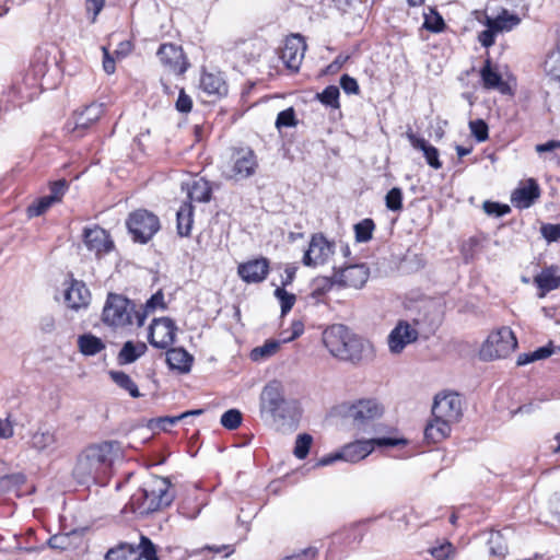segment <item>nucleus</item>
<instances>
[{
	"label": "nucleus",
	"instance_id": "obj_13",
	"mask_svg": "<svg viewBox=\"0 0 560 560\" xmlns=\"http://www.w3.org/2000/svg\"><path fill=\"white\" fill-rule=\"evenodd\" d=\"M177 327L170 317L154 318L149 327L148 340L154 348L166 349L174 343Z\"/></svg>",
	"mask_w": 560,
	"mask_h": 560
},
{
	"label": "nucleus",
	"instance_id": "obj_40",
	"mask_svg": "<svg viewBox=\"0 0 560 560\" xmlns=\"http://www.w3.org/2000/svg\"><path fill=\"white\" fill-rule=\"evenodd\" d=\"M282 342L283 340L268 339L262 346L254 348L249 357L255 362L267 360L279 351Z\"/></svg>",
	"mask_w": 560,
	"mask_h": 560
},
{
	"label": "nucleus",
	"instance_id": "obj_4",
	"mask_svg": "<svg viewBox=\"0 0 560 560\" xmlns=\"http://www.w3.org/2000/svg\"><path fill=\"white\" fill-rule=\"evenodd\" d=\"M175 499L167 478L154 476L144 487L133 493L129 502L124 506L122 513L131 512L138 516H147L154 512L168 508Z\"/></svg>",
	"mask_w": 560,
	"mask_h": 560
},
{
	"label": "nucleus",
	"instance_id": "obj_45",
	"mask_svg": "<svg viewBox=\"0 0 560 560\" xmlns=\"http://www.w3.org/2000/svg\"><path fill=\"white\" fill-rule=\"evenodd\" d=\"M313 443L312 435L307 433H302L296 436L295 446L293 450V454L299 459H304L308 453L311 445Z\"/></svg>",
	"mask_w": 560,
	"mask_h": 560
},
{
	"label": "nucleus",
	"instance_id": "obj_19",
	"mask_svg": "<svg viewBox=\"0 0 560 560\" xmlns=\"http://www.w3.org/2000/svg\"><path fill=\"white\" fill-rule=\"evenodd\" d=\"M369 276V268L364 264H357L335 271L334 281L343 287L361 289L366 283Z\"/></svg>",
	"mask_w": 560,
	"mask_h": 560
},
{
	"label": "nucleus",
	"instance_id": "obj_64",
	"mask_svg": "<svg viewBox=\"0 0 560 560\" xmlns=\"http://www.w3.org/2000/svg\"><path fill=\"white\" fill-rule=\"evenodd\" d=\"M296 270H298V268L295 266H287L285 267L284 275L281 277V287L280 288H285L294 281Z\"/></svg>",
	"mask_w": 560,
	"mask_h": 560
},
{
	"label": "nucleus",
	"instance_id": "obj_41",
	"mask_svg": "<svg viewBox=\"0 0 560 560\" xmlns=\"http://www.w3.org/2000/svg\"><path fill=\"white\" fill-rule=\"evenodd\" d=\"M105 560H141L138 549L128 544H120L116 548L109 549L105 555Z\"/></svg>",
	"mask_w": 560,
	"mask_h": 560
},
{
	"label": "nucleus",
	"instance_id": "obj_47",
	"mask_svg": "<svg viewBox=\"0 0 560 560\" xmlns=\"http://www.w3.org/2000/svg\"><path fill=\"white\" fill-rule=\"evenodd\" d=\"M54 203L55 202L52 201V198H49L48 196H44L37 199L27 207L26 212L28 218L39 217L44 214Z\"/></svg>",
	"mask_w": 560,
	"mask_h": 560
},
{
	"label": "nucleus",
	"instance_id": "obj_34",
	"mask_svg": "<svg viewBox=\"0 0 560 560\" xmlns=\"http://www.w3.org/2000/svg\"><path fill=\"white\" fill-rule=\"evenodd\" d=\"M147 345L144 342H132L127 341L120 349L117 361L120 365L133 363L147 351Z\"/></svg>",
	"mask_w": 560,
	"mask_h": 560
},
{
	"label": "nucleus",
	"instance_id": "obj_37",
	"mask_svg": "<svg viewBox=\"0 0 560 560\" xmlns=\"http://www.w3.org/2000/svg\"><path fill=\"white\" fill-rule=\"evenodd\" d=\"M212 196V188L205 178L195 179L188 188L189 202H209Z\"/></svg>",
	"mask_w": 560,
	"mask_h": 560
},
{
	"label": "nucleus",
	"instance_id": "obj_14",
	"mask_svg": "<svg viewBox=\"0 0 560 560\" xmlns=\"http://www.w3.org/2000/svg\"><path fill=\"white\" fill-rule=\"evenodd\" d=\"M462 399L456 393L438 394L432 406V416L454 423L462 417Z\"/></svg>",
	"mask_w": 560,
	"mask_h": 560
},
{
	"label": "nucleus",
	"instance_id": "obj_25",
	"mask_svg": "<svg viewBox=\"0 0 560 560\" xmlns=\"http://www.w3.org/2000/svg\"><path fill=\"white\" fill-rule=\"evenodd\" d=\"M540 196V189L535 179L530 178L526 185L516 188L512 196V203L520 209L529 208Z\"/></svg>",
	"mask_w": 560,
	"mask_h": 560
},
{
	"label": "nucleus",
	"instance_id": "obj_20",
	"mask_svg": "<svg viewBox=\"0 0 560 560\" xmlns=\"http://www.w3.org/2000/svg\"><path fill=\"white\" fill-rule=\"evenodd\" d=\"M83 242L88 249L94 252L97 256L109 253L114 247L109 234L97 225L84 229Z\"/></svg>",
	"mask_w": 560,
	"mask_h": 560
},
{
	"label": "nucleus",
	"instance_id": "obj_58",
	"mask_svg": "<svg viewBox=\"0 0 560 560\" xmlns=\"http://www.w3.org/2000/svg\"><path fill=\"white\" fill-rule=\"evenodd\" d=\"M68 182L66 179H59L57 182H54L50 185V195H48L49 198H52V201L55 203L61 201L62 196L68 190Z\"/></svg>",
	"mask_w": 560,
	"mask_h": 560
},
{
	"label": "nucleus",
	"instance_id": "obj_22",
	"mask_svg": "<svg viewBox=\"0 0 560 560\" xmlns=\"http://www.w3.org/2000/svg\"><path fill=\"white\" fill-rule=\"evenodd\" d=\"M91 293L83 281L71 279L65 292V301L72 310L84 308L90 304Z\"/></svg>",
	"mask_w": 560,
	"mask_h": 560
},
{
	"label": "nucleus",
	"instance_id": "obj_6",
	"mask_svg": "<svg viewBox=\"0 0 560 560\" xmlns=\"http://www.w3.org/2000/svg\"><path fill=\"white\" fill-rule=\"evenodd\" d=\"M517 347V339L509 327H501L492 331L483 342L479 355L485 361L503 359L510 355Z\"/></svg>",
	"mask_w": 560,
	"mask_h": 560
},
{
	"label": "nucleus",
	"instance_id": "obj_53",
	"mask_svg": "<svg viewBox=\"0 0 560 560\" xmlns=\"http://www.w3.org/2000/svg\"><path fill=\"white\" fill-rule=\"evenodd\" d=\"M482 208L487 214L493 215L495 218L503 217L511 211V209L508 205L489 201V200L483 202Z\"/></svg>",
	"mask_w": 560,
	"mask_h": 560
},
{
	"label": "nucleus",
	"instance_id": "obj_24",
	"mask_svg": "<svg viewBox=\"0 0 560 560\" xmlns=\"http://www.w3.org/2000/svg\"><path fill=\"white\" fill-rule=\"evenodd\" d=\"M534 283L538 288V298L542 299L546 294L560 287V267L551 265L544 268L534 277Z\"/></svg>",
	"mask_w": 560,
	"mask_h": 560
},
{
	"label": "nucleus",
	"instance_id": "obj_33",
	"mask_svg": "<svg viewBox=\"0 0 560 560\" xmlns=\"http://www.w3.org/2000/svg\"><path fill=\"white\" fill-rule=\"evenodd\" d=\"M177 233L179 236H189L194 223V206L191 202H184L176 213Z\"/></svg>",
	"mask_w": 560,
	"mask_h": 560
},
{
	"label": "nucleus",
	"instance_id": "obj_61",
	"mask_svg": "<svg viewBox=\"0 0 560 560\" xmlns=\"http://www.w3.org/2000/svg\"><path fill=\"white\" fill-rule=\"evenodd\" d=\"M451 551L452 545L450 542L430 549L431 555L438 560H448Z\"/></svg>",
	"mask_w": 560,
	"mask_h": 560
},
{
	"label": "nucleus",
	"instance_id": "obj_32",
	"mask_svg": "<svg viewBox=\"0 0 560 560\" xmlns=\"http://www.w3.org/2000/svg\"><path fill=\"white\" fill-rule=\"evenodd\" d=\"M521 19L516 14H510L506 10H503L497 18L486 16V26L493 27L497 33L509 32L517 26Z\"/></svg>",
	"mask_w": 560,
	"mask_h": 560
},
{
	"label": "nucleus",
	"instance_id": "obj_43",
	"mask_svg": "<svg viewBox=\"0 0 560 560\" xmlns=\"http://www.w3.org/2000/svg\"><path fill=\"white\" fill-rule=\"evenodd\" d=\"M339 88L336 85H328L324 89L322 93L316 95L317 100L325 106L331 107L334 109H338L340 107L339 103Z\"/></svg>",
	"mask_w": 560,
	"mask_h": 560
},
{
	"label": "nucleus",
	"instance_id": "obj_46",
	"mask_svg": "<svg viewBox=\"0 0 560 560\" xmlns=\"http://www.w3.org/2000/svg\"><path fill=\"white\" fill-rule=\"evenodd\" d=\"M386 208L393 212H399L402 210V190L398 187H394L387 191L385 196Z\"/></svg>",
	"mask_w": 560,
	"mask_h": 560
},
{
	"label": "nucleus",
	"instance_id": "obj_38",
	"mask_svg": "<svg viewBox=\"0 0 560 560\" xmlns=\"http://www.w3.org/2000/svg\"><path fill=\"white\" fill-rule=\"evenodd\" d=\"M78 347L83 355L91 357L105 349L103 340L93 334H83L78 337Z\"/></svg>",
	"mask_w": 560,
	"mask_h": 560
},
{
	"label": "nucleus",
	"instance_id": "obj_51",
	"mask_svg": "<svg viewBox=\"0 0 560 560\" xmlns=\"http://www.w3.org/2000/svg\"><path fill=\"white\" fill-rule=\"evenodd\" d=\"M296 124L298 120L293 107H289L280 112L276 119V127L279 130H281L282 128L295 127Z\"/></svg>",
	"mask_w": 560,
	"mask_h": 560
},
{
	"label": "nucleus",
	"instance_id": "obj_5",
	"mask_svg": "<svg viewBox=\"0 0 560 560\" xmlns=\"http://www.w3.org/2000/svg\"><path fill=\"white\" fill-rule=\"evenodd\" d=\"M136 304L118 293H108L103 312L102 320L105 325L114 328H122L131 325L132 317L136 318Z\"/></svg>",
	"mask_w": 560,
	"mask_h": 560
},
{
	"label": "nucleus",
	"instance_id": "obj_10",
	"mask_svg": "<svg viewBox=\"0 0 560 560\" xmlns=\"http://www.w3.org/2000/svg\"><path fill=\"white\" fill-rule=\"evenodd\" d=\"M28 77L23 74L16 75L12 83L0 93V104H4L5 108L9 106H20L24 102H28L33 98L38 90L36 85H28Z\"/></svg>",
	"mask_w": 560,
	"mask_h": 560
},
{
	"label": "nucleus",
	"instance_id": "obj_36",
	"mask_svg": "<svg viewBox=\"0 0 560 560\" xmlns=\"http://www.w3.org/2000/svg\"><path fill=\"white\" fill-rule=\"evenodd\" d=\"M156 308L165 310L166 304L164 302V294L160 290L154 293L144 304V306L136 312V324L137 326H143L145 318L149 313L154 312Z\"/></svg>",
	"mask_w": 560,
	"mask_h": 560
},
{
	"label": "nucleus",
	"instance_id": "obj_39",
	"mask_svg": "<svg viewBox=\"0 0 560 560\" xmlns=\"http://www.w3.org/2000/svg\"><path fill=\"white\" fill-rule=\"evenodd\" d=\"M112 381L121 389L126 390L132 398H139L142 394L139 392L133 380L122 371H109Z\"/></svg>",
	"mask_w": 560,
	"mask_h": 560
},
{
	"label": "nucleus",
	"instance_id": "obj_31",
	"mask_svg": "<svg viewBox=\"0 0 560 560\" xmlns=\"http://www.w3.org/2000/svg\"><path fill=\"white\" fill-rule=\"evenodd\" d=\"M453 421L446 419H439L433 417V420L425 427L424 435L427 440L438 443L444 440L451 433V425Z\"/></svg>",
	"mask_w": 560,
	"mask_h": 560
},
{
	"label": "nucleus",
	"instance_id": "obj_62",
	"mask_svg": "<svg viewBox=\"0 0 560 560\" xmlns=\"http://www.w3.org/2000/svg\"><path fill=\"white\" fill-rule=\"evenodd\" d=\"M498 33L494 31L493 27H487V30L482 31L479 36H478V39H479V43L486 47V48H489L491 47L494 42H495V35Z\"/></svg>",
	"mask_w": 560,
	"mask_h": 560
},
{
	"label": "nucleus",
	"instance_id": "obj_8",
	"mask_svg": "<svg viewBox=\"0 0 560 560\" xmlns=\"http://www.w3.org/2000/svg\"><path fill=\"white\" fill-rule=\"evenodd\" d=\"M258 168V159L254 150L248 147L234 149L225 177L233 180H243L255 175Z\"/></svg>",
	"mask_w": 560,
	"mask_h": 560
},
{
	"label": "nucleus",
	"instance_id": "obj_60",
	"mask_svg": "<svg viewBox=\"0 0 560 560\" xmlns=\"http://www.w3.org/2000/svg\"><path fill=\"white\" fill-rule=\"evenodd\" d=\"M175 106H176V109L180 113H189L191 110L192 101H191L190 96H188L184 92L183 89L179 91V95H178Z\"/></svg>",
	"mask_w": 560,
	"mask_h": 560
},
{
	"label": "nucleus",
	"instance_id": "obj_23",
	"mask_svg": "<svg viewBox=\"0 0 560 560\" xmlns=\"http://www.w3.org/2000/svg\"><path fill=\"white\" fill-rule=\"evenodd\" d=\"M103 112V104L92 103L85 106L82 112L74 115V121L71 131L75 132L78 137L83 136L84 131L101 118Z\"/></svg>",
	"mask_w": 560,
	"mask_h": 560
},
{
	"label": "nucleus",
	"instance_id": "obj_48",
	"mask_svg": "<svg viewBox=\"0 0 560 560\" xmlns=\"http://www.w3.org/2000/svg\"><path fill=\"white\" fill-rule=\"evenodd\" d=\"M275 296L280 302L282 315H285L287 313H289L292 310V307L296 301V298L293 293H290L284 288H279V287L275 290Z\"/></svg>",
	"mask_w": 560,
	"mask_h": 560
},
{
	"label": "nucleus",
	"instance_id": "obj_28",
	"mask_svg": "<svg viewBox=\"0 0 560 560\" xmlns=\"http://www.w3.org/2000/svg\"><path fill=\"white\" fill-rule=\"evenodd\" d=\"M199 86L209 96L221 97L228 93V86L221 74L203 72Z\"/></svg>",
	"mask_w": 560,
	"mask_h": 560
},
{
	"label": "nucleus",
	"instance_id": "obj_15",
	"mask_svg": "<svg viewBox=\"0 0 560 560\" xmlns=\"http://www.w3.org/2000/svg\"><path fill=\"white\" fill-rule=\"evenodd\" d=\"M418 330L407 320H399L387 337L388 349L393 354H399L404 349L418 340Z\"/></svg>",
	"mask_w": 560,
	"mask_h": 560
},
{
	"label": "nucleus",
	"instance_id": "obj_57",
	"mask_svg": "<svg viewBox=\"0 0 560 560\" xmlns=\"http://www.w3.org/2000/svg\"><path fill=\"white\" fill-rule=\"evenodd\" d=\"M318 549L316 547H307L299 552L283 557L281 560H316Z\"/></svg>",
	"mask_w": 560,
	"mask_h": 560
},
{
	"label": "nucleus",
	"instance_id": "obj_2",
	"mask_svg": "<svg viewBox=\"0 0 560 560\" xmlns=\"http://www.w3.org/2000/svg\"><path fill=\"white\" fill-rule=\"evenodd\" d=\"M259 410L261 417L270 418L276 430L281 433H292L299 425V404L294 399L285 398L279 381H271L264 386L259 397Z\"/></svg>",
	"mask_w": 560,
	"mask_h": 560
},
{
	"label": "nucleus",
	"instance_id": "obj_42",
	"mask_svg": "<svg viewBox=\"0 0 560 560\" xmlns=\"http://www.w3.org/2000/svg\"><path fill=\"white\" fill-rule=\"evenodd\" d=\"M488 547L490 555L499 559H503L508 553V544L501 532L490 533Z\"/></svg>",
	"mask_w": 560,
	"mask_h": 560
},
{
	"label": "nucleus",
	"instance_id": "obj_3",
	"mask_svg": "<svg viewBox=\"0 0 560 560\" xmlns=\"http://www.w3.org/2000/svg\"><path fill=\"white\" fill-rule=\"evenodd\" d=\"M323 342L330 354L339 360L361 363L372 360L375 355L374 347L369 340L352 334L340 324L324 330Z\"/></svg>",
	"mask_w": 560,
	"mask_h": 560
},
{
	"label": "nucleus",
	"instance_id": "obj_27",
	"mask_svg": "<svg viewBox=\"0 0 560 560\" xmlns=\"http://www.w3.org/2000/svg\"><path fill=\"white\" fill-rule=\"evenodd\" d=\"M407 139L413 149L419 150L423 153V156L427 163L434 170H440L442 167V162L439 158V150L430 144L425 139L418 137L413 132L406 133Z\"/></svg>",
	"mask_w": 560,
	"mask_h": 560
},
{
	"label": "nucleus",
	"instance_id": "obj_11",
	"mask_svg": "<svg viewBox=\"0 0 560 560\" xmlns=\"http://www.w3.org/2000/svg\"><path fill=\"white\" fill-rule=\"evenodd\" d=\"M383 413V408L373 399H362L352 404L347 412L346 418L349 419L352 425L358 430H364L372 421L380 418Z\"/></svg>",
	"mask_w": 560,
	"mask_h": 560
},
{
	"label": "nucleus",
	"instance_id": "obj_12",
	"mask_svg": "<svg viewBox=\"0 0 560 560\" xmlns=\"http://www.w3.org/2000/svg\"><path fill=\"white\" fill-rule=\"evenodd\" d=\"M54 48L46 45L37 47L33 54L30 69L24 77H28L31 82L28 85L40 86V80L46 75L50 67L57 65L56 56L52 54Z\"/></svg>",
	"mask_w": 560,
	"mask_h": 560
},
{
	"label": "nucleus",
	"instance_id": "obj_35",
	"mask_svg": "<svg viewBox=\"0 0 560 560\" xmlns=\"http://www.w3.org/2000/svg\"><path fill=\"white\" fill-rule=\"evenodd\" d=\"M483 88L488 90H500L501 92L505 89V83L502 80L501 74L492 69L490 59H487L485 66L480 70Z\"/></svg>",
	"mask_w": 560,
	"mask_h": 560
},
{
	"label": "nucleus",
	"instance_id": "obj_26",
	"mask_svg": "<svg viewBox=\"0 0 560 560\" xmlns=\"http://www.w3.org/2000/svg\"><path fill=\"white\" fill-rule=\"evenodd\" d=\"M30 446L38 453L51 454L58 447V438L55 430H37L30 440Z\"/></svg>",
	"mask_w": 560,
	"mask_h": 560
},
{
	"label": "nucleus",
	"instance_id": "obj_59",
	"mask_svg": "<svg viewBox=\"0 0 560 560\" xmlns=\"http://www.w3.org/2000/svg\"><path fill=\"white\" fill-rule=\"evenodd\" d=\"M340 86L347 94H359L360 88L357 80L349 74H342L340 78Z\"/></svg>",
	"mask_w": 560,
	"mask_h": 560
},
{
	"label": "nucleus",
	"instance_id": "obj_52",
	"mask_svg": "<svg viewBox=\"0 0 560 560\" xmlns=\"http://www.w3.org/2000/svg\"><path fill=\"white\" fill-rule=\"evenodd\" d=\"M139 548L141 549V551H139L141 558L145 560H159L155 546L148 537L141 535Z\"/></svg>",
	"mask_w": 560,
	"mask_h": 560
},
{
	"label": "nucleus",
	"instance_id": "obj_16",
	"mask_svg": "<svg viewBox=\"0 0 560 560\" xmlns=\"http://www.w3.org/2000/svg\"><path fill=\"white\" fill-rule=\"evenodd\" d=\"M334 245L323 234H314L303 256V264L308 267L323 265L332 255Z\"/></svg>",
	"mask_w": 560,
	"mask_h": 560
},
{
	"label": "nucleus",
	"instance_id": "obj_1",
	"mask_svg": "<svg viewBox=\"0 0 560 560\" xmlns=\"http://www.w3.org/2000/svg\"><path fill=\"white\" fill-rule=\"evenodd\" d=\"M117 441H105L88 446L79 456L72 476L79 485H105L114 464L120 455Z\"/></svg>",
	"mask_w": 560,
	"mask_h": 560
},
{
	"label": "nucleus",
	"instance_id": "obj_9",
	"mask_svg": "<svg viewBox=\"0 0 560 560\" xmlns=\"http://www.w3.org/2000/svg\"><path fill=\"white\" fill-rule=\"evenodd\" d=\"M404 443V440L394 438L357 440L346 444L340 452L342 460L354 464L369 456L374 451L375 446L394 447Z\"/></svg>",
	"mask_w": 560,
	"mask_h": 560
},
{
	"label": "nucleus",
	"instance_id": "obj_29",
	"mask_svg": "<svg viewBox=\"0 0 560 560\" xmlns=\"http://www.w3.org/2000/svg\"><path fill=\"white\" fill-rule=\"evenodd\" d=\"M363 535L362 526L354 524L335 533L331 537V544L334 546L350 548L358 545L362 540Z\"/></svg>",
	"mask_w": 560,
	"mask_h": 560
},
{
	"label": "nucleus",
	"instance_id": "obj_21",
	"mask_svg": "<svg viewBox=\"0 0 560 560\" xmlns=\"http://www.w3.org/2000/svg\"><path fill=\"white\" fill-rule=\"evenodd\" d=\"M269 272V261L261 257L238 265L237 273L247 283L264 281Z\"/></svg>",
	"mask_w": 560,
	"mask_h": 560
},
{
	"label": "nucleus",
	"instance_id": "obj_17",
	"mask_svg": "<svg viewBox=\"0 0 560 560\" xmlns=\"http://www.w3.org/2000/svg\"><path fill=\"white\" fill-rule=\"evenodd\" d=\"M306 44L302 35L292 34L284 40L280 58L287 68L298 71L304 58Z\"/></svg>",
	"mask_w": 560,
	"mask_h": 560
},
{
	"label": "nucleus",
	"instance_id": "obj_44",
	"mask_svg": "<svg viewBox=\"0 0 560 560\" xmlns=\"http://www.w3.org/2000/svg\"><path fill=\"white\" fill-rule=\"evenodd\" d=\"M375 223L372 219H363L354 225L355 240L359 243H366L372 240Z\"/></svg>",
	"mask_w": 560,
	"mask_h": 560
},
{
	"label": "nucleus",
	"instance_id": "obj_30",
	"mask_svg": "<svg viewBox=\"0 0 560 560\" xmlns=\"http://www.w3.org/2000/svg\"><path fill=\"white\" fill-rule=\"evenodd\" d=\"M194 357L184 348H172L166 352V362L171 370L179 373H188L191 369Z\"/></svg>",
	"mask_w": 560,
	"mask_h": 560
},
{
	"label": "nucleus",
	"instance_id": "obj_63",
	"mask_svg": "<svg viewBox=\"0 0 560 560\" xmlns=\"http://www.w3.org/2000/svg\"><path fill=\"white\" fill-rule=\"evenodd\" d=\"M105 0H85V7L88 12H92V22L96 21L97 15L103 10Z\"/></svg>",
	"mask_w": 560,
	"mask_h": 560
},
{
	"label": "nucleus",
	"instance_id": "obj_7",
	"mask_svg": "<svg viewBox=\"0 0 560 560\" xmlns=\"http://www.w3.org/2000/svg\"><path fill=\"white\" fill-rule=\"evenodd\" d=\"M129 233L133 242L145 244L160 230V220L158 215L145 209H138L131 212L126 221Z\"/></svg>",
	"mask_w": 560,
	"mask_h": 560
},
{
	"label": "nucleus",
	"instance_id": "obj_49",
	"mask_svg": "<svg viewBox=\"0 0 560 560\" xmlns=\"http://www.w3.org/2000/svg\"><path fill=\"white\" fill-rule=\"evenodd\" d=\"M220 423L228 430H235L242 423V413L237 409H230L221 416Z\"/></svg>",
	"mask_w": 560,
	"mask_h": 560
},
{
	"label": "nucleus",
	"instance_id": "obj_54",
	"mask_svg": "<svg viewBox=\"0 0 560 560\" xmlns=\"http://www.w3.org/2000/svg\"><path fill=\"white\" fill-rule=\"evenodd\" d=\"M423 26L433 33H440L444 30L445 23L438 12L432 11V15L424 16Z\"/></svg>",
	"mask_w": 560,
	"mask_h": 560
},
{
	"label": "nucleus",
	"instance_id": "obj_55",
	"mask_svg": "<svg viewBox=\"0 0 560 560\" xmlns=\"http://www.w3.org/2000/svg\"><path fill=\"white\" fill-rule=\"evenodd\" d=\"M469 128L477 141L482 142L488 139V125L482 119L470 121Z\"/></svg>",
	"mask_w": 560,
	"mask_h": 560
},
{
	"label": "nucleus",
	"instance_id": "obj_18",
	"mask_svg": "<svg viewBox=\"0 0 560 560\" xmlns=\"http://www.w3.org/2000/svg\"><path fill=\"white\" fill-rule=\"evenodd\" d=\"M156 56L163 67L170 72L183 74L188 67L182 47L174 44H162Z\"/></svg>",
	"mask_w": 560,
	"mask_h": 560
},
{
	"label": "nucleus",
	"instance_id": "obj_50",
	"mask_svg": "<svg viewBox=\"0 0 560 560\" xmlns=\"http://www.w3.org/2000/svg\"><path fill=\"white\" fill-rule=\"evenodd\" d=\"M545 71L551 79L560 81V52H553L547 57Z\"/></svg>",
	"mask_w": 560,
	"mask_h": 560
},
{
	"label": "nucleus",
	"instance_id": "obj_56",
	"mask_svg": "<svg viewBox=\"0 0 560 560\" xmlns=\"http://www.w3.org/2000/svg\"><path fill=\"white\" fill-rule=\"evenodd\" d=\"M540 233L548 243L560 241V224L545 223L540 226Z\"/></svg>",
	"mask_w": 560,
	"mask_h": 560
}]
</instances>
